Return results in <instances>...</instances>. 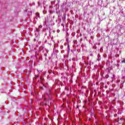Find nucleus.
<instances>
[{
    "mask_svg": "<svg viewBox=\"0 0 125 125\" xmlns=\"http://www.w3.org/2000/svg\"><path fill=\"white\" fill-rule=\"evenodd\" d=\"M67 48H68V50H70V45L69 44L67 45Z\"/></svg>",
    "mask_w": 125,
    "mask_h": 125,
    "instance_id": "nucleus-1",
    "label": "nucleus"
},
{
    "mask_svg": "<svg viewBox=\"0 0 125 125\" xmlns=\"http://www.w3.org/2000/svg\"><path fill=\"white\" fill-rule=\"evenodd\" d=\"M38 78H39V76L36 75V76H35V79H38Z\"/></svg>",
    "mask_w": 125,
    "mask_h": 125,
    "instance_id": "nucleus-2",
    "label": "nucleus"
},
{
    "mask_svg": "<svg viewBox=\"0 0 125 125\" xmlns=\"http://www.w3.org/2000/svg\"><path fill=\"white\" fill-rule=\"evenodd\" d=\"M44 105H47V104H44Z\"/></svg>",
    "mask_w": 125,
    "mask_h": 125,
    "instance_id": "nucleus-3",
    "label": "nucleus"
},
{
    "mask_svg": "<svg viewBox=\"0 0 125 125\" xmlns=\"http://www.w3.org/2000/svg\"><path fill=\"white\" fill-rule=\"evenodd\" d=\"M90 120H91V119H90V118H89V121H90Z\"/></svg>",
    "mask_w": 125,
    "mask_h": 125,
    "instance_id": "nucleus-4",
    "label": "nucleus"
}]
</instances>
